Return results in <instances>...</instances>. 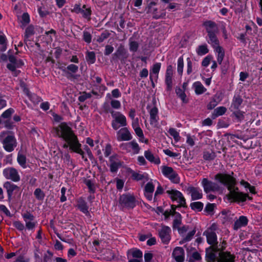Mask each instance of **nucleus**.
<instances>
[{
    "label": "nucleus",
    "instance_id": "obj_8",
    "mask_svg": "<svg viewBox=\"0 0 262 262\" xmlns=\"http://www.w3.org/2000/svg\"><path fill=\"white\" fill-rule=\"evenodd\" d=\"M9 60L10 63L7 65V67L9 70L14 72V75L16 76L19 71H16V69L21 67L24 63L22 60L18 59L13 55H9Z\"/></svg>",
    "mask_w": 262,
    "mask_h": 262
},
{
    "label": "nucleus",
    "instance_id": "obj_61",
    "mask_svg": "<svg viewBox=\"0 0 262 262\" xmlns=\"http://www.w3.org/2000/svg\"><path fill=\"white\" fill-rule=\"evenodd\" d=\"M111 105L115 109H119L121 107V103L117 100H112L111 101Z\"/></svg>",
    "mask_w": 262,
    "mask_h": 262
},
{
    "label": "nucleus",
    "instance_id": "obj_29",
    "mask_svg": "<svg viewBox=\"0 0 262 262\" xmlns=\"http://www.w3.org/2000/svg\"><path fill=\"white\" fill-rule=\"evenodd\" d=\"M161 63L158 62L154 64L152 66L150 74V79L151 82L153 83V81L152 79V74H154L155 76V78L157 79L158 78V74L160 71L161 68Z\"/></svg>",
    "mask_w": 262,
    "mask_h": 262
},
{
    "label": "nucleus",
    "instance_id": "obj_27",
    "mask_svg": "<svg viewBox=\"0 0 262 262\" xmlns=\"http://www.w3.org/2000/svg\"><path fill=\"white\" fill-rule=\"evenodd\" d=\"M26 157L21 151H19L17 157V161L19 165L23 168L27 167Z\"/></svg>",
    "mask_w": 262,
    "mask_h": 262
},
{
    "label": "nucleus",
    "instance_id": "obj_31",
    "mask_svg": "<svg viewBox=\"0 0 262 262\" xmlns=\"http://www.w3.org/2000/svg\"><path fill=\"white\" fill-rule=\"evenodd\" d=\"M216 35L217 34H211L207 35L208 38L207 42L209 44L211 45L212 47L220 44V41L217 37Z\"/></svg>",
    "mask_w": 262,
    "mask_h": 262
},
{
    "label": "nucleus",
    "instance_id": "obj_22",
    "mask_svg": "<svg viewBox=\"0 0 262 262\" xmlns=\"http://www.w3.org/2000/svg\"><path fill=\"white\" fill-rule=\"evenodd\" d=\"M248 222L247 217L245 216H240L239 219L236 220L233 225V229L237 230L242 227L246 226Z\"/></svg>",
    "mask_w": 262,
    "mask_h": 262
},
{
    "label": "nucleus",
    "instance_id": "obj_7",
    "mask_svg": "<svg viewBox=\"0 0 262 262\" xmlns=\"http://www.w3.org/2000/svg\"><path fill=\"white\" fill-rule=\"evenodd\" d=\"M119 204L122 208H133L135 206V198L130 194H122L119 198Z\"/></svg>",
    "mask_w": 262,
    "mask_h": 262
},
{
    "label": "nucleus",
    "instance_id": "obj_45",
    "mask_svg": "<svg viewBox=\"0 0 262 262\" xmlns=\"http://www.w3.org/2000/svg\"><path fill=\"white\" fill-rule=\"evenodd\" d=\"M130 173L132 174V177L133 179H134L135 180L140 181V180H142L145 178V176L143 174H141L139 172H136L133 170H132L130 171Z\"/></svg>",
    "mask_w": 262,
    "mask_h": 262
},
{
    "label": "nucleus",
    "instance_id": "obj_47",
    "mask_svg": "<svg viewBox=\"0 0 262 262\" xmlns=\"http://www.w3.org/2000/svg\"><path fill=\"white\" fill-rule=\"evenodd\" d=\"M0 51H5L7 49L6 38L4 35H0Z\"/></svg>",
    "mask_w": 262,
    "mask_h": 262
},
{
    "label": "nucleus",
    "instance_id": "obj_14",
    "mask_svg": "<svg viewBox=\"0 0 262 262\" xmlns=\"http://www.w3.org/2000/svg\"><path fill=\"white\" fill-rule=\"evenodd\" d=\"M204 27L207 35L212 34H217L219 32V30L217 24L212 20H206L203 24Z\"/></svg>",
    "mask_w": 262,
    "mask_h": 262
},
{
    "label": "nucleus",
    "instance_id": "obj_44",
    "mask_svg": "<svg viewBox=\"0 0 262 262\" xmlns=\"http://www.w3.org/2000/svg\"><path fill=\"white\" fill-rule=\"evenodd\" d=\"M168 133L176 141H178L180 139L179 133L174 128H170L168 130Z\"/></svg>",
    "mask_w": 262,
    "mask_h": 262
},
{
    "label": "nucleus",
    "instance_id": "obj_50",
    "mask_svg": "<svg viewBox=\"0 0 262 262\" xmlns=\"http://www.w3.org/2000/svg\"><path fill=\"white\" fill-rule=\"evenodd\" d=\"M30 22V17L27 13H24L21 16V23L23 27L26 26Z\"/></svg>",
    "mask_w": 262,
    "mask_h": 262
},
{
    "label": "nucleus",
    "instance_id": "obj_46",
    "mask_svg": "<svg viewBox=\"0 0 262 262\" xmlns=\"http://www.w3.org/2000/svg\"><path fill=\"white\" fill-rule=\"evenodd\" d=\"M34 194L38 200H42L45 198V193L40 188H37L35 190Z\"/></svg>",
    "mask_w": 262,
    "mask_h": 262
},
{
    "label": "nucleus",
    "instance_id": "obj_33",
    "mask_svg": "<svg viewBox=\"0 0 262 262\" xmlns=\"http://www.w3.org/2000/svg\"><path fill=\"white\" fill-rule=\"evenodd\" d=\"M124 146H129V147H130L135 154H138L140 150V148L138 144L135 141H132L127 144L122 145V147Z\"/></svg>",
    "mask_w": 262,
    "mask_h": 262
},
{
    "label": "nucleus",
    "instance_id": "obj_16",
    "mask_svg": "<svg viewBox=\"0 0 262 262\" xmlns=\"http://www.w3.org/2000/svg\"><path fill=\"white\" fill-rule=\"evenodd\" d=\"M173 69L171 65H169L166 69L165 74V83L166 85V90L170 91L172 88V77Z\"/></svg>",
    "mask_w": 262,
    "mask_h": 262
},
{
    "label": "nucleus",
    "instance_id": "obj_51",
    "mask_svg": "<svg viewBox=\"0 0 262 262\" xmlns=\"http://www.w3.org/2000/svg\"><path fill=\"white\" fill-rule=\"evenodd\" d=\"M154 190L155 186L152 182H149L146 184L144 188V192H147V193H153Z\"/></svg>",
    "mask_w": 262,
    "mask_h": 262
},
{
    "label": "nucleus",
    "instance_id": "obj_64",
    "mask_svg": "<svg viewBox=\"0 0 262 262\" xmlns=\"http://www.w3.org/2000/svg\"><path fill=\"white\" fill-rule=\"evenodd\" d=\"M38 11L40 16L42 17H45L49 14L48 11H47L45 8L41 7L38 8Z\"/></svg>",
    "mask_w": 262,
    "mask_h": 262
},
{
    "label": "nucleus",
    "instance_id": "obj_57",
    "mask_svg": "<svg viewBox=\"0 0 262 262\" xmlns=\"http://www.w3.org/2000/svg\"><path fill=\"white\" fill-rule=\"evenodd\" d=\"M215 207V204L208 203L206 206L204 211L207 212L208 213L210 214L213 211Z\"/></svg>",
    "mask_w": 262,
    "mask_h": 262
},
{
    "label": "nucleus",
    "instance_id": "obj_53",
    "mask_svg": "<svg viewBox=\"0 0 262 262\" xmlns=\"http://www.w3.org/2000/svg\"><path fill=\"white\" fill-rule=\"evenodd\" d=\"M218 102H219L217 101L216 97H214L207 105V108L208 110H212L217 105Z\"/></svg>",
    "mask_w": 262,
    "mask_h": 262
},
{
    "label": "nucleus",
    "instance_id": "obj_1",
    "mask_svg": "<svg viewBox=\"0 0 262 262\" xmlns=\"http://www.w3.org/2000/svg\"><path fill=\"white\" fill-rule=\"evenodd\" d=\"M53 131L56 136L66 142L63 145L64 148L69 146L70 149L80 155L82 158L84 159V151L81 149V144L72 128L66 122H62L54 127Z\"/></svg>",
    "mask_w": 262,
    "mask_h": 262
},
{
    "label": "nucleus",
    "instance_id": "obj_25",
    "mask_svg": "<svg viewBox=\"0 0 262 262\" xmlns=\"http://www.w3.org/2000/svg\"><path fill=\"white\" fill-rule=\"evenodd\" d=\"M77 206L78 208L85 215L90 214L88 211L89 207L87 203L82 198H79L77 201Z\"/></svg>",
    "mask_w": 262,
    "mask_h": 262
},
{
    "label": "nucleus",
    "instance_id": "obj_28",
    "mask_svg": "<svg viewBox=\"0 0 262 262\" xmlns=\"http://www.w3.org/2000/svg\"><path fill=\"white\" fill-rule=\"evenodd\" d=\"M193 87L194 89L195 93L197 95H201L206 91V89L203 85L199 81L194 82L193 84Z\"/></svg>",
    "mask_w": 262,
    "mask_h": 262
},
{
    "label": "nucleus",
    "instance_id": "obj_18",
    "mask_svg": "<svg viewBox=\"0 0 262 262\" xmlns=\"http://www.w3.org/2000/svg\"><path fill=\"white\" fill-rule=\"evenodd\" d=\"M110 170L112 172H116L118 168L122 165L120 160L116 155L111 156L110 158Z\"/></svg>",
    "mask_w": 262,
    "mask_h": 262
},
{
    "label": "nucleus",
    "instance_id": "obj_15",
    "mask_svg": "<svg viewBox=\"0 0 262 262\" xmlns=\"http://www.w3.org/2000/svg\"><path fill=\"white\" fill-rule=\"evenodd\" d=\"M116 138L118 141H129L132 136L126 127H122L117 132Z\"/></svg>",
    "mask_w": 262,
    "mask_h": 262
},
{
    "label": "nucleus",
    "instance_id": "obj_41",
    "mask_svg": "<svg viewBox=\"0 0 262 262\" xmlns=\"http://www.w3.org/2000/svg\"><path fill=\"white\" fill-rule=\"evenodd\" d=\"M85 5H83L80 13H81L83 16L85 18L90 19V16L91 15V10L90 8H85Z\"/></svg>",
    "mask_w": 262,
    "mask_h": 262
},
{
    "label": "nucleus",
    "instance_id": "obj_26",
    "mask_svg": "<svg viewBox=\"0 0 262 262\" xmlns=\"http://www.w3.org/2000/svg\"><path fill=\"white\" fill-rule=\"evenodd\" d=\"M243 99L239 95H235L233 98L230 109L232 110H237L243 103Z\"/></svg>",
    "mask_w": 262,
    "mask_h": 262
},
{
    "label": "nucleus",
    "instance_id": "obj_5",
    "mask_svg": "<svg viewBox=\"0 0 262 262\" xmlns=\"http://www.w3.org/2000/svg\"><path fill=\"white\" fill-rule=\"evenodd\" d=\"M113 117L112 126L115 130H117L120 127H124L127 125L126 117L119 112L111 111Z\"/></svg>",
    "mask_w": 262,
    "mask_h": 262
},
{
    "label": "nucleus",
    "instance_id": "obj_23",
    "mask_svg": "<svg viewBox=\"0 0 262 262\" xmlns=\"http://www.w3.org/2000/svg\"><path fill=\"white\" fill-rule=\"evenodd\" d=\"M158 110L156 107H152L149 111L150 123L151 125L156 126L159 120L158 115Z\"/></svg>",
    "mask_w": 262,
    "mask_h": 262
},
{
    "label": "nucleus",
    "instance_id": "obj_35",
    "mask_svg": "<svg viewBox=\"0 0 262 262\" xmlns=\"http://www.w3.org/2000/svg\"><path fill=\"white\" fill-rule=\"evenodd\" d=\"M35 33L34 26L29 25L26 29L24 36V41H27L30 36L33 35Z\"/></svg>",
    "mask_w": 262,
    "mask_h": 262
},
{
    "label": "nucleus",
    "instance_id": "obj_63",
    "mask_svg": "<svg viewBox=\"0 0 262 262\" xmlns=\"http://www.w3.org/2000/svg\"><path fill=\"white\" fill-rule=\"evenodd\" d=\"M233 114L236 117V118L239 121L243 120L244 118L243 113L238 110H236V111L233 113Z\"/></svg>",
    "mask_w": 262,
    "mask_h": 262
},
{
    "label": "nucleus",
    "instance_id": "obj_54",
    "mask_svg": "<svg viewBox=\"0 0 262 262\" xmlns=\"http://www.w3.org/2000/svg\"><path fill=\"white\" fill-rule=\"evenodd\" d=\"M83 38L85 42L90 43L92 40V35L90 32L84 31L83 32Z\"/></svg>",
    "mask_w": 262,
    "mask_h": 262
},
{
    "label": "nucleus",
    "instance_id": "obj_20",
    "mask_svg": "<svg viewBox=\"0 0 262 262\" xmlns=\"http://www.w3.org/2000/svg\"><path fill=\"white\" fill-rule=\"evenodd\" d=\"M187 191L191 194L192 200L201 199L203 196L202 190L199 188L189 186L187 188Z\"/></svg>",
    "mask_w": 262,
    "mask_h": 262
},
{
    "label": "nucleus",
    "instance_id": "obj_32",
    "mask_svg": "<svg viewBox=\"0 0 262 262\" xmlns=\"http://www.w3.org/2000/svg\"><path fill=\"white\" fill-rule=\"evenodd\" d=\"M196 52L199 56H202L209 52V49L206 44L199 46L196 49Z\"/></svg>",
    "mask_w": 262,
    "mask_h": 262
},
{
    "label": "nucleus",
    "instance_id": "obj_43",
    "mask_svg": "<svg viewBox=\"0 0 262 262\" xmlns=\"http://www.w3.org/2000/svg\"><path fill=\"white\" fill-rule=\"evenodd\" d=\"M126 54V50L124 48L121 46H120L117 50L116 53H115V55H116L118 57H125V55Z\"/></svg>",
    "mask_w": 262,
    "mask_h": 262
},
{
    "label": "nucleus",
    "instance_id": "obj_17",
    "mask_svg": "<svg viewBox=\"0 0 262 262\" xmlns=\"http://www.w3.org/2000/svg\"><path fill=\"white\" fill-rule=\"evenodd\" d=\"M170 228L168 226H163L159 231V234L161 239L164 244H167L170 239Z\"/></svg>",
    "mask_w": 262,
    "mask_h": 262
},
{
    "label": "nucleus",
    "instance_id": "obj_2",
    "mask_svg": "<svg viewBox=\"0 0 262 262\" xmlns=\"http://www.w3.org/2000/svg\"><path fill=\"white\" fill-rule=\"evenodd\" d=\"M215 179L227 187L229 192L226 196L230 202L240 203L245 202L247 198L251 199L248 194L239 191L238 187L235 186L236 179L231 175L217 173L215 176Z\"/></svg>",
    "mask_w": 262,
    "mask_h": 262
},
{
    "label": "nucleus",
    "instance_id": "obj_62",
    "mask_svg": "<svg viewBox=\"0 0 262 262\" xmlns=\"http://www.w3.org/2000/svg\"><path fill=\"white\" fill-rule=\"evenodd\" d=\"M187 73L189 75L192 71V62H191L190 58H187Z\"/></svg>",
    "mask_w": 262,
    "mask_h": 262
},
{
    "label": "nucleus",
    "instance_id": "obj_52",
    "mask_svg": "<svg viewBox=\"0 0 262 262\" xmlns=\"http://www.w3.org/2000/svg\"><path fill=\"white\" fill-rule=\"evenodd\" d=\"M181 224V217L180 214H178V216H177L173 222V229H178L180 228V226Z\"/></svg>",
    "mask_w": 262,
    "mask_h": 262
},
{
    "label": "nucleus",
    "instance_id": "obj_9",
    "mask_svg": "<svg viewBox=\"0 0 262 262\" xmlns=\"http://www.w3.org/2000/svg\"><path fill=\"white\" fill-rule=\"evenodd\" d=\"M235 256L228 251H220L217 253L216 258L213 261L207 259L208 262H235Z\"/></svg>",
    "mask_w": 262,
    "mask_h": 262
},
{
    "label": "nucleus",
    "instance_id": "obj_60",
    "mask_svg": "<svg viewBox=\"0 0 262 262\" xmlns=\"http://www.w3.org/2000/svg\"><path fill=\"white\" fill-rule=\"evenodd\" d=\"M67 69L69 71L68 72L75 73L78 70V67L76 65L71 64L67 67Z\"/></svg>",
    "mask_w": 262,
    "mask_h": 262
},
{
    "label": "nucleus",
    "instance_id": "obj_55",
    "mask_svg": "<svg viewBox=\"0 0 262 262\" xmlns=\"http://www.w3.org/2000/svg\"><path fill=\"white\" fill-rule=\"evenodd\" d=\"M14 110L12 108H10L6 111H5L1 115V117L3 118H8L10 117V116L12 115L13 113H14Z\"/></svg>",
    "mask_w": 262,
    "mask_h": 262
},
{
    "label": "nucleus",
    "instance_id": "obj_30",
    "mask_svg": "<svg viewBox=\"0 0 262 262\" xmlns=\"http://www.w3.org/2000/svg\"><path fill=\"white\" fill-rule=\"evenodd\" d=\"M24 92L27 94L29 99L34 103H38L41 100V98L35 94L30 93L28 89H24Z\"/></svg>",
    "mask_w": 262,
    "mask_h": 262
},
{
    "label": "nucleus",
    "instance_id": "obj_38",
    "mask_svg": "<svg viewBox=\"0 0 262 262\" xmlns=\"http://www.w3.org/2000/svg\"><path fill=\"white\" fill-rule=\"evenodd\" d=\"M216 157L214 152L212 151H206L204 152L203 158L205 160L210 161L213 160Z\"/></svg>",
    "mask_w": 262,
    "mask_h": 262
},
{
    "label": "nucleus",
    "instance_id": "obj_24",
    "mask_svg": "<svg viewBox=\"0 0 262 262\" xmlns=\"http://www.w3.org/2000/svg\"><path fill=\"white\" fill-rule=\"evenodd\" d=\"M144 156L151 163L159 165L161 162L159 157L157 156H154L149 150L145 151Z\"/></svg>",
    "mask_w": 262,
    "mask_h": 262
},
{
    "label": "nucleus",
    "instance_id": "obj_11",
    "mask_svg": "<svg viewBox=\"0 0 262 262\" xmlns=\"http://www.w3.org/2000/svg\"><path fill=\"white\" fill-rule=\"evenodd\" d=\"M166 192L170 195V197L173 201H177L179 203V207H185L186 201L182 193L176 190H167Z\"/></svg>",
    "mask_w": 262,
    "mask_h": 262
},
{
    "label": "nucleus",
    "instance_id": "obj_34",
    "mask_svg": "<svg viewBox=\"0 0 262 262\" xmlns=\"http://www.w3.org/2000/svg\"><path fill=\"white\" fill-rule=\"evenodd\" d=\"M176 93L184 103H186L188 102V99L186 98V95L184 90L180 88H176Z\"/></svg>",
    "mask_w": 262,
    "mask_h": 262
},
{
    "label": "nucleus",
    "instance_id": "obj_21",
    "mask_svg": "<svg viewBox=\"0 0 262 262\" xmlns=\"http://www.w3.org/2000/svg\"><path fill=\"white\" fill-rule=\"evenodd\" d=\"M172 256L177 262H183L184 259V251L182 247H176L172 252Z\"/></svg>",
    "mask_w": 262,
    "mask_h": 262
},
{
    "label": "nucleus",
    "instance_id": "obj_3",
    "mask_svg": "<svg viewBox=\"0 0 262 262\" xmlns=\"http://www.w3.org/2000/svg\"><path fill=\"white\" fill-rule=\"evenodd\" d=\"M215 229L216 225L213 224L203 233V235L206 237L208 244L210 245V246L206 249V256L207 259H210L211 261L214 260L216 257L214 249L217 248L218 244L217 235L215 232Z\"/></svg>",
    "mask_w": 262,
    "mask_h": 262
},
{
    "label": "nucleus",
    "instance_id": "obj_6",
    "mask_svg": "<svg viewBox=\"0 0 262 262\" xmlns=\"http://www.w3.org/2000/svg\"><path fill=\"white\" fill-rule=\"evenodd\" d=\"M161 171L163 174L168 178L172 182L176 184L180 182L178 174L172 167L163 166L161 167Z\"/></svg>",
    "mask_w": 262,
    "mask_h": 262
},
{
    "label": "nucleus",
    "instance_id": "obj_13",
    "mask_svg": "<svg viewBox=\"0 0 262 262\" xmlns=\"http://www.w3.org/2000/svg\"><path fill=\"white\" fill-rule=\"evenodd\" d=\"M22 216L25 222L26 228L30 230H33L37 224V222L34 221V215L31 213L27 212L23 214Z\"/></svg>",
    "mask_w": 262,
    "mask_h": 262
},
{
    "label": "nucleus",
    "instance_id": "obj_58",
    "mask_svg": "<svg viewBox=\"0 0 262 262\" xmlns=\"http://www.w3.org/2000/svg\"><path fill=\"white\" fill-rule=\"evenodd\" d=\"M13 225L16 229L19 231H23L25 229V226L23 223L20 221H15L13 222Z\"/></svg>",
    "mask_w": 262,
    "mask_h": 262
},
{
    "label": "nucleus",
    "instance_id": "obj_48",
    "mask_svg": "<svg viewBox=\"0 0 262 262\" xmlns=\"http://www.w3.org/2000/svg\"><path fill=\"white\" fill-rule=\"evenodd\" d=\"M110 35V33L107 31H104L97 37V41L99 42H102L107 38Z\"/></svg>",
    "mask_w": 262,
    "mask_h": 262
},
{
    "label": "nucleus",
    "instance_id": "obj_4",
    "mask_svg": "<svg viewBox=\"0 0 262 262\" xmlns=\"http://www.w3.org/2000/svg\"><path fill=\"white\" fill-rule=\"evenodd\" d=\"M0 141L4 149L7 152H12L17 146L16 139L13 135L8 134L6 132H3L0 134Z\"/></svg>",
    "mask_w": 262,
    "mask_h": 262
},
{
    "label": "nucleus",
    "instance_id": "obj_59",
    "mask_svg": "<svg viewBox=\"0 0 262 262\" xmlns=\"http://www.w3.org/2000/svg\"><path fill=\"white\" fill-rule=\"evenodd\" d=\"M212 59V57L210 55H208V56H206V57H205L203 59V60L202 62V65L203 67H207L209 64Z\"/></svg>",
    "mask_w": 262,
    "mask_h": 262
},
{
    "label": "nucleus",
    "instance_id": "obj_42",
    "mask_svg": "<svg viewBox=\"0 0 262 262\" xmlns=\"http://www.w3.org/2000/svg\"><path fill=\"white\" fill-rule=\"evenodd\" d=\"M129 50L132 52H135L138 50L139 48V43L136 41H133L132 38L129 39Z\"/></svg>",
    "mask_w": 262,
    "mask_h": 262
},
{
    "label": "nucleus",
    "instance_id": "obj_12",
    "mask_svg": "<svg viewBox=\"0 0 262 262\" xmlns=\"http://www.w3.org/2000/svg\"><path fill=\"white\" fill-rule=\"evenodd\" d=\"M202 184L205 192L208 193L209 192H215L220 191L221 189L219 185L216 183L209 181L207 179H203Z\"/></svg>",
    "mask_w": 262,
    "mask_h": 262
},
{
    "label": "nucleus",
    "instance_id": "obj_39",
    "mask_svg": "<svg viewBox=\"0 0 262 262\" xmlns=\"http://www.w3.org/2000/svg\"><path fill=\"white\" fill-rule=\"evenodd\" d=\"M204 205L201 202H195L190 204V207L192 210L201 211L203 208Z\"/></svg>",
    "mask_w": 262,
    "mask_h": 262
},
{
    "label": "nucleus",
    "instance_id": "obj_56",
    "mask_svg": "<svg viewBox=\"0 0 262 262\" xmlns=\"http://www.w3.org/2000/svg\"><path fill=\"white\" fill-rule=\"evenodd\" d=\"M227 111L225 107L220 106L214 110V112L217 116H221L224 114Z\"/></svg>",
    "mask_w": 262,
    "mask_h": 262
},
{
    "label": "nucleus",
    "instance_id": "obj_37",
    "mask_svg": "<svg viewBox=\"0 0 262 262\" xmlns=\"http://www.w3.org/2000/svg\"><path fill=\"white\" fill-rule=\"evenodd\" d=\"M226 245L227 243L226 241L224 240L223 241L221 244L217 245V248H214V253L216 254V257H215L214 260L215 259V258H216L217 253L220 252V251H224V250L226 249Z\"/></svg>",
    "mask_w": 262,
    "mask_h": 262
},
{
    "label": "nucleus",
    "instance_id": "obj_40",
    "mask_svg": "<svg viewBox=\"0 0 262 262\" xmlns=\"http://www.w3.org/2000/svg\"><path fill=\"white\" fill-rule=\"evenodd\" d=\"M86 60L90 64H93L95 62L96 58L94 52H88L86 55Z\"/></svg>",
    "mask_w": 262,
    "mask_h": 262
},
{
    "label": "nucleus",
    "instance_id": "obj_36",
    "mask_svg": "<svg viewBox=\"0 0 262 262\" xmlns=\"http://www.w3.org/2000/svg\"><path fill=\"white\" fill-rule=\"evenodd\" d=\"M132 256L137 259L142 260L143 254L142 252L138 249H132L128 251Z\"/></svg>",
    "mask_w": 262,
    "mask_h": 262
},
{
    "label": "nucleus",
    "instance_id": "obj_10",
    "mask_svg": "<svg viewBox=\"0 0 262 262\" xmlns=\"http://www.w3.org/2000/svg\"><path fill=\"white\" fill-rule=\"evenodd\" d=\"M3 173L6 179L11 180L13 182H17L20 180L17 170L14 167H10L4 169Z\"/></svg>",
    "mask_w": 262,
    "mask_h": 262
},
{
    "label": "nucleus",
    "instance_id": "obj_49",
    "mask_svg": "<svg viewBox=\"0 0 262 262\" xmlns=\"http://www.w3.org/2000/svg\"><path fill=\"white\" fill-rule=\"evenodd\" d=\"M184 67L183 58L182 57L179 58L178 60V72L179 74L182 75L183 73V69Z\"/></svg>",
    "mask_w": 262,
    "mask_h": 262
},
{
    "label": "nucleus",
    "instance_id": "obj_19",
    "mask_svg": "<svg viewBox=\"0 0 262 262\" xmlns=\"http://www.w3.org/2000/svg\"><path fill=\"white\" fill-rule=\"evenodd\" d=\"M3 187L7 190L8 198L9 200L11 199L13 193L14 191H18L19 189L18 186L9 181L5 182L3 184Z\"/></svg>",
    "mask_w": 262,
    "mask_h": 262
}]
</instances>
